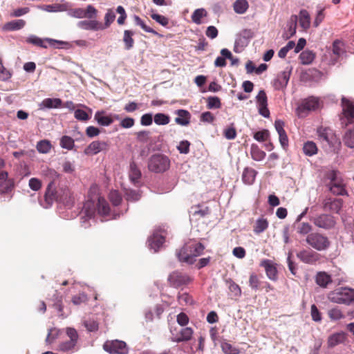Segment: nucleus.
I'll return each mask as SVG.
<instances>
[{"instance_id": "obj_43", "label": "nucleus", "mask_w": 354, "mask_h": 354, "mask_svg": "<svg viewBox=\"0 0 354 354\" xmlns=\"http://www.w3.org/2000/svg\"><path fill=\"white\" fill-rule=\"evenodd\" d=\"M60 146L66 149L71 150L75 146L74 140L68 136H63L60 139Z\"/></svg>"}, {"instance_id": "obj_47", "label": "nucleus", "mask_w": 354, "mask_h": 354, "mask_svg": "<svg viewBox=\"0 0 354 354\" xmlns=\"http://www.w3.org/2000/svg\"><path fill=\"white\" fill-rule=\"evenodd\" d=\"M299 59L301 64H310L315 59V54L310 50H305L300 54Z\"/></svg>"}, {"instance_id": "obj_6", "label": "nucleus", "mask_w": 354, "mask_h": 354, "mask_svg": "<svg viewBox=\"0 0 354 354\" xmlns=\"http://www.w3.org/2000/svg\"><path fill=\"white\" fill-rule=\"evenodd\" d=\"M192 281L193 279L189 274L179 270L171 272L167 277L169 286L174 288L187 286L192 283Z\"/></svg>"}, {"instance_id": "obj_53", "label": "nucleus", "mask_w": 354, "mask_h": 354, "mask_svg": "<svg viewBox=\"0 0 354 354\" xmlns=\"http://www.w3.org/2000/svg\"><path fill=\"white\" fill-rule=\"evenodd\" d=\"M178 301L180 305H192L194 303L192 297L186 292L179 294L178 295Z\"/></svg>"}, {"instance_id": "obj_23", "label": "nucleus", "mask_w": 354, "mask_h": 354, "mask_svg": "<svg viewBox=\"0 0 354 354\" xmlns=\"http://www.w3.org/2000/svg\"><path fill=\"white\" fill-rule=\"evenodd\" d=\"M297 17L299 26L303 30H307L310 26L311 21L309 12L306 10L302 9L299 11Z\"/></svg>"}, {"instance_id": "obj_28", "label": "nucleus", "mask_w": 354, "mask_h": 354, "mask_svg": "<svg viewBox=\"0 0 354 354\" xmlns=\"http://www.w3.org/2000/svg\"><path fill=\"white\" fill-rule=\"evenodd\" d=\"M68 3H53L50 5H44L40 7L43 10L49 12H63L68 10Z\"/></svg>"}, {"instance_id": "obj_44", "label": "nucleus", "mask_w": 354, "mask_h": 354, "mask_svg": "<svg viewBox=\"0 0 354 354\" xmlns=\"http://www.w3.org/2000/svg\"><path fill=\"white\" fill-rule=\"evenodd\" d=\"M95 119L98 124L102 126H109L113 122V119L107 115H104L102 113L97 112L95 114Z\"/></svg>"}, {"instance_id": "obj_31", "label": "nucleus", "mask_w": 354, "mask_h": 354, "mask_svg": "<svg viewBox=\"0 0 354 354\" xmlns=\"http://www.w3.org/2000/svg\"><path fill=\"white\" fill-rule=\"evenodd\" d=\"M250 155L255 161H261L266 157V152L261 150L256 144H252L250 147Z\"/></svg>"}, {"instance_id": "obj_55", "label": "nucleus", "mask_w": 354, "mask_h": 354, "mask_svg": "<svg viewBox=\"0 0 354 354\" xmlns=\"http://www.w3.org/2000/svg\"><path fill=\"white\" fill-rule=\"evenodd\" d=\"M183 332L181 339H178V341H182V342L190 341L194 335L193 328L191 327H184L183 328Z\"/></svg>"}, {"instance_id": "obj_40", "label": "nucleus", "mask_w": 354, "mask_h": 354, "mask_svg": "<svg viewBox=\"0 0 354 354\" xmlns=\"http://www.w3.org/2000/svg\"><path fill=\"white\" fill-rule=\"evenodd\" d=\"M83 212L85 214V216L88 219L91 218L95 212V207L94 203L92 201H87L84 205Z\"/></svg>"}, {"instance_id": "obj_4", "label": "nucleus", "mask_w": 354, "mask_h": 354, "mask_svg": "<svg viewBox=\"0 0 354 354\" xmlns=\"http://www.w3.org/2000/svg\"><path fill=\"white\" fill-rule=\"evenodd\" d=\"M170 167L169 158L161 153L152 155L148 160V169L154 173H163Z\"/></svg>"}, {"instance_id": "obj_10", "label": "nucleus", "mask_w": 354, "mask_h": 354, "mask_svg": "<svg viewBox=\"0 0 354 354\" xmlns=\"http://www.w3.org/2000/svg\"><path fill=\"white\" fill-rule=\"evenodd\" d=\"M104 349L111 354H127L128 347L127 344L120 340H107L103 345Z\"/></svg>"}, {"instance_id": "obj_3", "label": "nucleus", "mask_w": 354, "mask_h": 354, "mask_svg": "<svg viewBox=\"0 0 354 354\" xmlns=\"http://www.w3.org/2000/svg\"><path fill=\"white\" fill-rule=\"evenodd\" d=\"M328 299L333 303L348 305L354 302V289L346 287L336 288L328 293Z\"/></svg>"}, {"instance_id": "obj_22", "label": "nucleus", "mask_w": 354, "mask_h": 354, "mask_svg": "<svg viewBox=\"0 0 354 354\" xmlns=\"http://www.w3.org/2000/svg\"><path fill=\"white\" fill-rule=\"evenodd\" d=\"M289 79L290 72L283 71L275 77L273 85L275 88H284L287 86Z\"/></svg>"}, {"instance_id": "obj_1", "label": "nucleus", "mask_w": 354, "mask_h": 354, "mask_svg": "<svg viewBox=\"0 0 354 354\" xmlns=\"http://www.w3.org/2000/svg\"><path fill=\"white\" fill-rule=\"evenodd\" d=\"M205 250L203 244L195 241H189L178 250H176V255L179 261L189 265L194 264L196 257L201 256Z\"/></svg>"}, {"instance_id": "obj_27", "label": "nucleus", "mask_w": 354, "mask_h": 354, "mask_svg": "<svg viewBox=\"0 0 354 354\" xmlns=\"http://www.w3.org/2000/svg\"><path fill=\"white\" fill-rule=\"evenodd\" d=\"M164 242L165 237L160 234H153L149 240L150 248L153 249L154 252L158 251Z\"/></svg>"}, {"instance_id": "obj_58", "label": "nucleus", "mask_w": 354, "mask_h": 354, "mask_svg": "<svg viewBox=\"0 0 354 354\" xmlns=\"http://www.w3.org/2000/svg\"><path fill=\"white\" fill-rule=\"evenodd\" d=\"M12 76V73L10 70L4 67L2 64L1 59H0V80L7 81Z\"/></svg>"}, {"instance_id": "obj_62", "label": "nucleus", "mask_w": 354, "mask_h": 354, "mask_svg": "<svg viewBox=\"0 0 354 354\" xmlns=\"http://www.w3.org/2000/svg\"><path fill=\"white\" fill-rule=\"evenodd\" d=\"M115 15L112 10H108L104 16V29L109 27L111 24L115 20Z\"/></svg>"}, {"instance_id": "obj_61", "label": "nucleus", "mask_w": 354, "mask_h": 354, "mask_svg": "<svg viewBox=\"0 0 354 354\" xmlns=\"http://www.w3.org/2000/svg\"><path fill=\"white\" fill-rule=\"evenodd\" d=\"M151 17L152 18V19L155 20L157 23H158L162 26L166 27L169 24L168 18L163 15L156 13H152L151 15Z\"/></svg>"}, {"instance_id": "obj_33", "label": "nucleus", "mask_w": 354, "mask_h": 354, "mask_svg": "<svg viewBox=\"0 0 354 354\" xmlns=\"http://www.w3.org/2000/svg\"><path fill=\"white\" fill-rule=\"evenodd\" d=\"M268 227V221L267 218L261 217L256 221L253 227L254 233L259 234L264 232Z\"/></svg>"}, {"instance_id": "obj_38", "label": "nucleus", "mask_w": 354, "mask_h": 354, "mask_svg": "<svg viewBox=\"0 0 354 354\" xmlns=\"http://www.w3.org/2000/svg\"><path fill=\"white\" fill-rule=\"evenodd\" d=\"M344 144L350 148H354V129L347 130L343 137Z\"/></svg>"}, {"instance_id": "obj_9", "label": "nucleus", "mask_w": 354, "mask_h": 354, "mask_svg": "<svg viewBox=\"0 0 354 354\" xmlns=\"http://www.w3.org/2000/svg\"><path fill=\"white\" fill-rule=\"evenodd\" d=\"M254 32L250 29H245L239 33L235 39L234 51L236 53H241L249 44L253 37Z\"/></svg>"}, {"instance_id": "obj_11", "label": "nucleus", "mask_w": 354, "mask_h": 354, "mask_svg": "<svg viewBox=\"0 0 354 354\" xmlns=\"http://www.w3.org/2000/svg\"><path fill=\"white\" fill-rule=\"evenodd\" d=\"M109 145L107 142L95 140L91 142L84 149V153L87 156H93L100 151H107Z\"/></svg>"}, {"instance_id": "obj_36", "label": "nucleus", "mask_w": 354, "mask_h": 354, "mask_svg": "<svg viewBox=\"0 0 354 354\" xmlns=\"http://www.w3.org/2000/svg\"><path fill=\"white\" fill-rule=\"evenodd\" d=\"M345 334L343 333L333 334L328 338V346L330 347H334L341 343H343L345 340Z\"/></svg>"}, {"instance_id": "obj_13", "label": "nucleus", "mask_w": 354, "mask_h": 354, "mask_svg": "<svg viewBox=\"0 0 354 354\" xmlns=\"http://www.w3.org/2000/svg\"><path fill=\"white\" fill-rule=\"evenodd\" d=\"M297 257L304 263L314 264L320 259V254L311 250H302L297 254Z\"/></svg>"}, {"instance_id": "obj_19", "label": "nucleus", "mask_w": 354, "mask_h": 354, "mask_svg": "<svg viewBox=\"0 0 354 354\" xmlns=\"http://www.w3.org/2000/svg\"><path fill=\"white\" fill-rule=\"evenodd\" d=\"M45 201L48 204L51 205L54 201H57L58 195L56 191L55 185L53 180H51L46 188L45 195Z\"/></svg>"}, {"instance_id": "obj_64", "label": "nucleus", "mask_w": 354, "mask_h": 354, "mask_svg": "<svg viewBox=\"0 0 354 354\" xmlns=\"http://www.w3.org/2000/svg\"><path fill=\"white\" fill-rule=\"evenodd\" d=\"M84 9L78 8L75 9H71L68 12V15L70 17L77 18V19H82L84 18Z\"/></svg>"}, {"instance_id": "obj_39", "label": "nucleus", "mask_w": 354, "mask_h": 354, "mask_svg": "<svg viewBox=\"0 0 354 354\" xmlns=\"http://www.w3.org/2000/svg\"><path fill=\"white\" fill-rule=\"evenodd\" d=\"M54 40L50 39H46V40H43L41 38H39L35 35H30V37H28L27 38V41L28 43L32 44L34 45H36V46H38L40 47H43V48H46V45L45 44L46 41H48L49 43H51Z\"/></svg>"}, {"instance_id": "obj_32", "label": "nucleus", "mask_w": 354, "mask_h": 354, "mask_svg": "<svg viewBox=\"0 0 354 354\" xmlns=\"http://www.w3.org/2000/svg\"><path fill=\"white\" fill-rule=\"evenodd\" d=\"M141 171L137 165L132 162L130 164L129 178L134 184L137 183L141 178Z\"/></svg>"}, {"instance_id": "obj_30", "label": "nucleus", "mask_w": 354, "mask_h": 354, "mask_svg": "<svg viewBox=\"0 0 354 354\" xmlns=\"http://www.w3.org/2000/svg\"><path fill=\"white\" fill-rule=\"evenodd\" d=\"M317 134L319 140L330 143V138L333 137V132L330 128L321 127L317 129Z\"/></svg>"}, {"instance_id": "obj_49", "label": "nucleus", "mask_w": 354, "mask_h": 354, "mask_svg": "<svg viewBox=\"0 0 354 354\" xmlns=\"http://www.w3.org/2000/svg\"><path fill=\"white\" fill-rule=\"evenodd\" d=\"M133 35V32L131 30H126L124 32V37L123 41L125 44V48L127 50L131 49L133 46V39L132 38Z\"/></svg>"}, {"instance_id": "obj_5", "label": "nucleus", "mask_w": 354, "mask_h": 354, "mask_svg": "<svg viewBox=\"0 0 354 354\" xmlns=\"http://www.w3.org/2000/svg\"><path fill=\"white\" fill-rule=\"evenodd\" d=\"M306 243L317 251L328 250L330 246V241L324 234L319 232H312L307 235Z\"/></svg>"}, {"instance_id": "obj_7", "label": "nucleus", "mask_w": 354, "mask_h": 354, "mask_svg": "<svg viewBox=\"0 0 354 354\" xmlns=\"http://www.w3.org/2000/svg\"><path fill=\"white\" fill-rule=\"evenodd\" d=\"M319 106V99L309 97L303 100L296 109V113L299 118L307 116L310 111L317 110Z\"/></svg>"}, {"instance_id": "obj_34", "label": "nucleus", "mask_w": 354, "mask_h": 354, "mask_svg": "<svg viewBox=\"0 0 354 354\" xmlns=\"http://www.w3.org/2000/svg\"><path fill=\"white\" fill-rule=\"evenodd\" d=\"M303 152L306 156H312L317 154L318 149L316 144L313 141H307L304 144Z\"/></svg>"}, {"instance_id": "obj_26", "label": "nucleus", "mask_w": 354, "mask_h": 354, "mask_svg": "<svg viewBox=\"0 0 354 354\" xmlns=\"http://www.w3.org/2000/svg\"><path fill=\"white\" fill-rule=\"evenodd\" d=\"M315 281L320 287L326 288L328 284L332 283L333 280L330 274L325 272H319L316 275Z\"/></svg>"}, {"instance_id": "obj_25", "label": "nucleus", "mask_w": 354, "mask_h": 354, "mask_svg": "<svg viewBox=\"0 0 354 354\" xmlns=\"http://www.w3.org/2000/svg\"><path fill=\"white\" fill-rule=\"evenodd\" d=\"M257 174V171L252 168H245L242 174L243 182L248 185H252L254 182Z\"/></svg>"}, {"instance_id": "obj_54", "label": "nucleus", "mask_w": 354, "mask_h": 354, "mask_svg": "<svg viewBox=\"0 0 354 354\" xmlns=\"http://www.w3.org/2000/svg\"><path fill=\"white\" fill-rule=\"evenodd\" d=\"M170 118L164 113H157L154 115V122L158 125H165L169 123Z\"/></svg>"}, {"instance_id": "obj_8", "label": "nucleus", "mask_w": 354, "mask_h": 354, "mask_svg": "<svg viewBox=\"0 0 354 354\" xmlns=\"http://www.w3.org/2000/svg\"><path fill=\"white\" fill-rule=\"evenodd\" d=\"M313 224L318 228L325 230H330L335 228L337 221L335 218L331 214H320L311 219Z\"/></svg>"}, {"instance_id": "obj_42", "label": "nucleus", "mask_w": 354, "mask_h": 354, "mask_svg": "<svg viewBox=\"0 0 354 354\" xmlns=\"http://www.w3.org/2000/svg\"><path fill=\"white\" fill-rule=\"evenodd\" d=\"M36 147L39 153H47L50 152L52 145L49 140H43L37 142Z\"/></svg>"}, {"instance_id": "obj_56", "label": "nucleus", "mask_w": 354, "mask_h": 354, "mask_svg": "<svg viewBox=\"0 0 354 354\" xmlns=\"http://www.w3.org/2000/svg\"><path fill=\"white\" fill-rule=\"evenodd\" d=\"M84 326L90 332L97 331L99 328V324L97 321L88 319L84 322Z\"/></svg>"}, {"instance_id": "obj_29", "label": "nucleus", "mask_w": 354, "mask_h": 354, "mask_svg": "<svg viewBox=\"0 0 354 354\" xmlns=\"http://www.w3.org/2000/svg\"><path fill=\"white\" fill-rule=\"evenodd\" d=\"M97 209L99 214L106 216L109 214L110 207L108 202L103 197H98Z\"/></svg>"}, {"instance_id": "obj_57", "label": "nucleus", "mask_w": 354, "mask_h": 354, "mask_svg": "<svg viewBox=\"0 0 354 354\" xmlns=\"http://www.w3.org/2000/svg\"><path fill=\"white\" fill-rule=\"evenodd\" d=\"M110 201L115 206H118L122 201V196L116 190H112L109 196Z\"/></svg>"}, {"instance_id": "obj_16", "label": "nucleus", "mask_w": 354, "mask_h": 354, "mask_svg": "<svg viewBox=\"0 0 354 354\" xmlns=\"http://www.w3.org/2000/svg\"><path fill=\"white\" fill-rule=\"evenodd\" d=\"M343 200L341 198H327L323 202V207L326 210L338 214L343 206Z\"/></svg>"}, {"instance_id": "obj_24", "label": "nucleus", "mask_w": 354, "mask_h": 354, "mask_svg": "<svg viewBox=\"0 0 354 354\" xmlns=\"http://www.w3.org/2000/svg\"><path fill=\"white\" fill-rule=\"evenodd\" d=\"M39 109H58L62 107V101L59 98H45L39 104Z\"/></svg>"}, {"instance_id": "obj_12", "label": "nucleus", "mask_w": 354, "mask_h": 354, "mask_svg": "<svg viewBox=\"0 0 354 354\" xmlns=\"http://www.w3.org/2000/svg\"><path fill=\"white\" fill-rule=\"evenodd\" d=\"M258 111L264 118L270 117V111L268 108V97L263 90H260L256 97Z\"/></svg>"}, {"instance_id": "obj_46", "label": "nucleus", "mask_w": 354, "mask_h": 354, "mask_svg": "<svg viewBox=\"0 0 354 354\" xmlns=\"http://www.w3.org/2000/svg\"><path fill=\"white\" fill-rule=\"evenodd\" d=\"M343 114L348 121L354 118V106L350 103H344L343 105Z\"/></svg>"}, {"instance_id": "obj_63", "label": "nucleus", "mask_w": 354, "mask_h": 354, "mask_svg": "<svg viewBox=\"0 0 354 354\" xmlns=\"http://www.w3.org/2000/svg\"><path fill=\"white\" fill-rule=\"evenodd\" d=\"M269 131L267 129H263L256 132L254 134V138L259 142H264L269 138Z\"/></svg>"}, {"instance_id": "obj_15", "label": "nucleus", "mask_w": 354, "mask_h": 354, "mask_svg": "<svg viewBox=\"0 0 354 354\" xmlns=\"http://www.w3.org/2000/svg\"><path fill=\"white\" fill-rule=\"evenodd\" d=\"M297 21V15H292L290 16V19L287 21L286 27L284 28V30L282 35L283 39H288L295 35Z\"/></svg>"}, {"instance_id": "obj_17", "label": "nucleus", "mask_w": 354, "mask_h": 354, "mask_svg": "<svg viewBox=\"0 0 354 354\" xmlns=\"http://www.w3.org/2000/svg\"><path fill=\"white\" fill-rule=\"evenodd\" d=\"M260 266L263 267L267 277L272 281L277 279V269L276 264L270 259H263L261 261Z\"/></svg>"}, {"instance_id": "obj_37", "label": "nucleus", "mask_w": 354, "mask_h": 354, "mask_svg": "<svg viewBox=\"0 0 354 354\" xmlns=\"http://www.w3.org/2000/svg\"><path fill=\"white\" fill-rule=\"evenodd\" d=\"M249 286L252 290H258L261 289L263 282L260 277L255 273H252L249 277Z\"/></svg>"}, {"instance_id": "obj_20", "label": "nucleus", "mask_w": 354, "mask_h": 354, "mask_svg": "<svg viewBox=\"0 0 354 354\" xmlns=\"http://www.w3.org/2000/svg\"><path fill=\"white\" fill-rule=\"evenodd\" d=\"M306 212H304L301 214H299L296 220V230L297 232L305 235L308 234L312 230V225L307 222H300L301 218L305 215Z\"/></svg>"}, {"instance_id": "obj_48", "label": "nucleus", "mask_w": 354, "mask_h": 354, "mask_svg": "<svg viewBox=\"0 0 354 354\" xmlns=\"http://www.w3.org/2000/svg\"><path fill=\"white\" fill-rule=\"evenodd\" d=\"M207 15V12L204 8H198L194 10L192 15L193 22L196 24H201V19Z\"/></svg>"}, {"instance_id": "obj_45", "label": "nucleus", "mask_w": 354, "mask_h": 354, "mask_svg": "<svg viewBox=\"0 0 354 354\" xmlns=\"http://www.w3.org/2000/svg\"><path fill=\"white\" fill-rule=\"evenodd\" d=\"M221 347L224 354H239L240 353L238 348L233 346L227 342H223Z\"/></svg>"}, {"instance_id": "obj_2", "label": "nucleus", "mask_w": 354, "mask_h": 354, "mask_svg": "<svg viewBox=\"0 0 354 354\" xmlns=\"http://www.w3.org/2000/svg\"><path fill=\"white\" fill-rule=\"evenodd\" d=\"M326 186L334 195H347L346 185L339 171L332 170L326 174Z\"/></svg>"}, {"instance_id": "obj_35", "label": "nucleus", "mask_w": 354, "mask_h": 354, "mask_svg": "<svg viewBox=\"0 0 354 354\" xmlns=\"http://www.w3.org/2000/svg\"><path fill=\"white\" fill-rule=\"evenodd\" d=\"M333 53L337 57H340L346 53L345 44L342 40L336 39L333 41Z\"/></svg>"}, {"instance_id": "obj_50", "label": "nucleus", "mask_w": 354, "mask_h": 354, "mask_svg": "<svg viewBox=\"0 0 354 354\" xmlns=\"http://www.w3.org/2000/svg\"><path fill=\"white\" fill-rule=\"evenodd\" d=\"M26 24L23 19L12 21L6 25V28L10 30H16L22 28Z\"/></svg>"}, {"instance_id": "obj_41", "label": "nucleus", "mask_w": 354, "mask_h": 354, "mask_svg": "<svg viewBox=\"0 0 354 354\" xmlns=\"http://www.w3.org/2000/svg\"><path fill=\"white\" fill-rule=\"evenodd\" d=\"M248 8V3L246 0H236L234 3V10L238 14H243Z\"/></svg>"}, {"instance_id": "obj_60", "label": "nucleus", "mask_w": 354, "mask_h": 354, "mask_svg": "<svg viewBox=\"0 0 354 354\" xmlns=\"http://www.w3.org/2000/svg\"><path fill=\"white\" fill-rule=\"evenodd\" d=\"M59 334V331L58 329L55 328L49 329L48 335L46 339V342L47 344L53 343L58 337Z\"/></svg>"}, {"instance_id": "obj_18", "label": "nucleus", "mask_w": 354, "mask_h": 354, "mask_svg": "<svg viewBox=\"0 0 354 354\" xmlns=\"http://www.w3.org/2000/svg\"><path fill=\"white\" fill-rule=\"evenodd\" d=\"M78 28L86 30H103V24L97 20H83L77 22Z\"/></svg>"}, {"instance_id": "obj_14", "label": "nucleus", "mask_w": 354, "mask_h": 354, "mask_svg": "<svg viewBox=\"0 0 354 354\" xmlns=\"http://www.w3.org/2000/svg\"><path fill=\"white\" fill-rule=\"evenodd\" d=\"M14 187V180L8 178V173L6 171H0V194L9 193Z\"/></svg>"}, {"instance_id": "obj_21", "label": "nucleus", "mask_w": 354, "mask_h": 354, "mask_svg": "<svg viewBox=\"0 0 354 354\" xmlns=\"http://www.w3.org/2000/svg\"><path fill=\"white\" fill-rule=\"evenodd\" d=\"M177 117L175 118L176 124L181 126H187L190 123L191 114L185 109H178L175 111Z\"/></svg>"}, {"instance_id": "obj_52", "label": "nucleus", "mask_w": 354, "mask_h": 354, "mask_svg": "<svg viewBox=\"0 0 354 354\" xmlns=\"http://www.w3.org/2000/svg\"><path fill=\"white\" fill-rule=\"evenodd\" d=\"M206 102L207 107L209 109H219L221 106L220 99L218 97H208Z\"/></svg>"}, {"instance_id": "obj_59", "label": "nucleus", "mask_w": 354, "mask_h": 354, "mask_svg": "<svg viewBox=\"0 0 354 354\" xmlns=\"http://www.w3.org/2000/svg\"><path fill=\"white\" fill-rule=\"evenodd\" d=\"M223 136L227 140H233L236 137V130L233 124L224 129Z\"/></svg>"}, {"instance_id": "obj_51", "label": "nucleus", "mask_w": 354, "mask_h": 354, "mask_svg": "<svg viewBox=\"0 0 354 354\" xmlns=\"http://www.w3.org/2000/svg\"><path fill=\"white\" fill-rule=\"evenodd\" d=\"M328 315L330 319L333 320H339L344 317L343 313L339 307L330 309Z\"/></svg>"}]
</instances>
